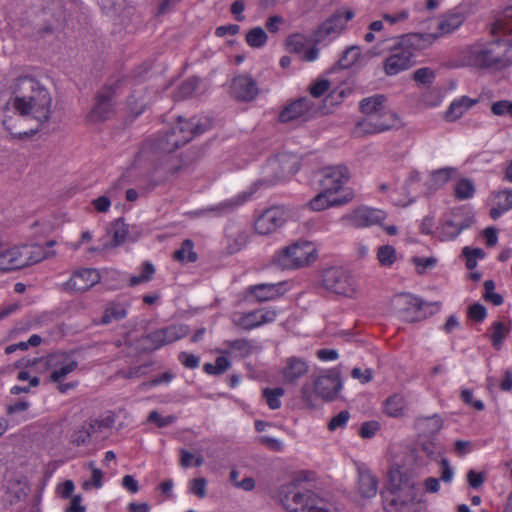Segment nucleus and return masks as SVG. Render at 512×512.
Wrapping results in <instances>:
<instances>
[{
    "instance_id": "nucleus-1",
    "label": "nucleus",
    "mask_w": 512,
    "mask_h": 512,
    "mask_svg": "<svg viewBox=\"0 0 512 512\" xmlns=\"http://www.w3.org/2000/svg\"><path fill=\"white\" fill-rule=\"evenodd\" d=\"M16 116H5L4 128L12 138L25 139L38 133L52 115V96L48 89L33 77H20L12 86L7 103Z\"/></svg>"
},
{
    "instance_id": "nucleus-2",
    "label": "nucleus",
    "mask_w": 512,
    "mask_h": 512,
    "mask_svg": "<svg viewBox=\"0 0 512 512\" xmlns=\"http://www.w3.org/2000/svg\"><path fill=\"white\" fill-rule=\"evenodd\" d=\"M489 33L493 36L492 39H478L460 51L459 60L462 66L486 71H504L512 66V38L499 37L500 34L511 32L502 30L495 35L490 31Z\"/></svg>"
},
{
    "instance_id": "nucleus-3",
    "label": "nucleus",
    "mask_w": 512,
    "mask_h": 512,
    "mask_svg": "<svg viewBox=\"0 0 512 512\" xmlns=\"http://www.w3.org/2000/svg\"><path fill=\"white\" fill-rule=\"evenodd\" d=\"M419 488L416 480L399 467L388 472V484L381 492L385 512H423V504L417 500Z\"/></svg>"
},
{
    "instance_id": "nucleus-4",
    "label": "nucleus",
    "mask_w": 512,
    "mask_h": 512,
    "mask_svg": "<svg viewBox=\"0 0 512 512\" xmlns=\"http://www.w3.org/2000/svg\"><path fill=\"white\" fill-rule=\"evenodd\" d=\"M437 39V35L412 33L387 40L385 49L390 53L384 60L386 75L395 76L413 66L415 54L428 48Z\"/></svg>"
},
{
    "instance_id": "nucleus-5",
    "label": "nucleus",
    "mask_w": 512,
    "mask_h": 512,
    "mask_svg": "<svg viewBox=\"0 0 512 512\" xmlns=\"http://www.w3.org/2000/svg\"><path fill=\"white\" fill-rule=\"evenodd\" d=\"M207 128V125L199 124L195 118L185 120L179 117L177 123L169 131L153 141L152 149L156 153H172L191 141L194 136L205 132Z\"/></svg>"
},
{
    "instance_id": "nucleus-6",
    "label": "nucleus",
    "mask_w": 512,
    "mask_h": 512,
    "mask_svg": "<svg viewBox=\"0 0 512 512\" xmlns=\"http://www.w3.org/2000/svg\"><path fill=\"white\" fill-rule=\"evenodd\" d=\"M207 128V125L199 124L195 118L185 120L179 117L177 123L169 131L153 141L152 149L156 153H172L191 141L194 136L205 132Z\"/></svg>"
},
{
    "instance_id": "nucleus-7",
    "label": "nucleus",
    "mask_w": 512,
    "mask_h": 512,
    "mask_svg": "<svg viewBox=\"0 0 512 512\" xmlns=\"http://www.w3.org/2000/svg\"><path fill=\"white\" fill-rule=\"evenodd\" d=\"M207 128V125L199 124L195 118L185 120L179 117L177 123L169 131L153 141L152 149L156 153H172L191 141L194 136L205 132Z\"/></svg>"
},
{
    "instance_id": "nucleus-8",
    "label": "nucleus",
    "mask_w": 512,
    "mask_h": 512,
    "mask_svg": "<svg viewBox=\"0 0 512 512\" xmlns=\"http://www.w3.org/2000/svg\"><path fill=\"white\" fill-rule=\"evenodd\" d=\"M281 503L287 512H328L324 501L313 491H298L294 483L282 487Z\"/></svg>"
},
{
    "instance_id": "nucleus-9",
    "label": "nucleus",
    "mask_w": 512,
    "mask_h": 512,
    "mask_svg": "<svg viewBox=\"0 0 512 512\" xmlns=\"http://www.w3.org/2000/svg\"><path fill=\"white\" fill-rule=\"evenodd\" d=\"M316 257V248L311 242L298 241L285 247L274 261L282 269H298L313 263Z\"/></svg>"
},
{
    "instance_id": "nucleus-10",
    "label": "nucleus",
    "mask_w": 512,
    "mask_h": 512,
    "mask_svg": "<svg viewBox=\"0 0 512 512\" xmlns=\"http://www.w3.org/2000/svg\"><path fill=\"white\" fill-rule=\"evenodd\" d=\"M122 80L117 79L113 83L105 84L96 94L95 103L89 113L92 122H100L109 119L114 114V98L120 88Z\"/></svg>"
},
{
    "instance_id": "nucleus-11",
    "label": "nucleus",
    "mask_w": 512,
    "mask_h": 512,
    "mask_svg": "<svg viewBox=\"0 0 512 512\" xmlns=\"http://www.w3.org/2000/svg\"><path fill=\"white\" fill-rule=\"evenodd\" d=\"M320 284L326 290L346 297H352L356 292V286L350 274L338 267L323 270Z\"/></svg>"
},
{
    "instance_id": "nucleus-12",
    "label": "nucleus",
    "mask_w": 512,
    "mask_h": 512,
    "mask_svg": "<svg viewBox=\"0 0 512 512\" xmlns=\"http://www.w3.org/2000/svg\"><path fill=\"white\" fill-rule=\"evenodd\" d=\"M186 335L182 326L171 325L154 330L139 339L143 351L152 352L165 345H169Z\"/></svg>"
},
{
    "instance_id": "nucleus-13",
    "label": "nucleus",
    "mask_w": 512,
    "mask_h": 512,
    "mask_svg": "<svg viewBox=\"0 0 512 512\" xmlns=\"http://www.w3.org/2000/svg\"><path fill=\"white\" fill-rule=\"evenodd\" d=\"M290 159L291 157L286 154L278 155L269 159L264 167L263 178L260 179L255 186L273 185L281 180L286 174H294L296 172V169H293L295 162L288 166Z\"/></svg>"
},
{
    "instance_id": "nucleus-14",
    "label": "nucleus",
    "mask_w": 512,
    "mask_h": 512,
    "mask_svg": "<svg viewBox=\"0 0 512 512\" xmlns=\"http://www.w3.org/2000/svg\"><path fill=\"white\" fill-rule=\"evenodd\" d=\"M46 366L51 370L50 382L60 383L78 367V362L65 352H55L47 356Z\"/></svg>"
},
{
    "instance_id": "nucleus-15",
    "label": "nucleus",
    "mask_w": 512,
    "mask_h": 512,
    "mask_svg": "<svg viewBox=\"0 0 512 512\" xmlns=\"http://www.w3.org/2000/svg\"><path fill=\"white\" fill-rule=\"evenodd\" d=\"M342 389V380L338 369H330L314 381V392L325 401H332Z\"/></svg>"
},
{
    "instance_id": "nucleus-16",
    "label": "nucleus",
    "mask_w": 512,
    "mask_h": 512,
    "mask_svg": "<svg viewBox=\"0 0 512 512\" xmlns=\"http://www.w3.org/2000/svg\"><path fill=\"white\" fill-rule=\"evenodd\" d=\"M286 222L285 211L280 206H273L264 210L254 221L256 233L269 235L275 232Z\"/></svg>"
},
{
    "instance_id": "nucleus-17",
    "label": "nucleus",
    "mask_w": 512,
    "mask_h": 512,
    "mask_svg": "<svg viewBox=\"0 0 512 512\" xmlns=\"http://www.w3.org/2000/svg\"><path fill=\"white\" fill-rule=\"evenodd\" d=\"M386 214L382 210L360 207L342 217V220L355 228L381 224Z\"/></svg>"
},
{
    "instance_id": "nucleus-18",
    "label": "nucleus",
    "mask_w": 512,
    "mask_h": 512,
    "mask_svg": "<svg viewBox=\"0 0 512 512\" xmlns=\"http://www.w3.org/2000/svg\"><path fill=\"white\" fill-rule=\"evenodd\" d=\"M349 180V171L343 165L325 167L322 169L320 185L323 190L335 194Z\"/></svg>"
},
{
    "instance_id": "nucleus-19",
    "label": "nucleus",
    "mask_w": 512,
    "mask_h": 512,
    "mask_svg": "<svg viewBox=\"0 0 512 512\" xmlns=\"http://www.w3.org/2000/svg\"><path fill=\"white\" fill-rule=\"evenodd\" d=\"M277 312L270 309H259L247 313H242L236 325L244 330H252L266 323H271L276 319Z\"/></svg>"
},
{
    "instance_id": "nucleus-20",
    "label": "nucleus",
    "mask_w": 512,
    "mask_h": 512,
    "mask_svg": "<svg viewBox=\"0 0 512 512\" xmlns=\"http://www.w3.org/2000/svg\"><path fill=\"white\" fill-rule=\"evenodd\" d=\"M100 275L96 269L85 268L73 273L71 278L65 283L69 291L84 292L98 283Z\"/></svg>"
},
{
    "instance_id": "nucleus-21",
    "label": "nucleus",
    "mask_w": 512,
    "mask_h": 512,
    "mask_svg": "<svg viewBox=\"0 0 512 512\" xmlns=\"http://www.w3.org/2000/svg\"><path fill=\"white\" fill-rule=\"evenodd\" d=\"M231 94L238 101H252L258 95L257 83L250 76L239 75L233 79Z\"/></svg>"
},
{
    "instance_id": "nucleus-22",
    "label": "nucleus",
    "mask_w": 512,
    "mask_h": 512,
    "mask_svg": "<svg viewBox=\"0 0 512 512\" xmlns=\"http://www.w3.org/2000/svg\"><path fill=\"white\" fill-rule=\"evenodd\" d=\"M18 270L36 264L54 255L41 245L16 247Z\"/></svg>"
},
{
    "instance_id": "nucleus-23",
    "label": "nucleus",
    "mask_w": 512,
    "mask_h": 512,
    "mask_svg": "<svg viewBox=\"0 0 512 512\" xmlns=\"http://www.w3.org/2000/svg\"><path fill=\"white\" fill-rule=\"evenodd\" d=\"M256 188L252 187L249 191H243L233 198L224 200L217 205L209 206L202 210L199 214L213 213L215 216L229 214L236 210L239 206L248 201L254 194Z\"/></svg>"
},
{
    "instance_id": "nucleus-24",
    "label": "nucleus",
    "mask_w": 512,
    "mask_h": 512,
    "mask_svg": "<svg viewBox=\"0 0 512 512\" xmlns=\"http://www.w3.org/2000/svg\"><path fill=\"white\" fill-rule=\"evenodd\" d=\"M284 282L262 283L250 286L248 292L255 297L258 302L273 300L284 293L282 290Z\"/></svg>"
},
{
    "instance_id": "nucleus-25",
    "label": "nucleus",
    "mask_w": 512,
    "mask_h": 512,
    "mask_svg": "<svg viewBox=\"0 0 512 512\" xmlns=\"http://www.w3.org/2000/svg\"><path fill=\"white\" fill-rule=\"evenodd\" d=\"M359 111L363 116L394 113L387 106V98L379 94L363 98L359 103Z\"/></svg>"
},
{
    "instance_id": "nucleus-26",
    "label": "nucleus",
    "mask_w": 512,
    "mask_h": 512,
    "mask_svg": "<svg viewBox=\"0 0 512 512\" xmlns=\"http://www.w3.org/2000/svg\"><path fill=\"white\" fill-rule=\"evenodd\" d=\"M311 109L312 102L307 97H302L286 106L281 111L279 119L284 123L289 122L306 115Z\"/></svg>"
},
{
    "instance_id": "nucleus-27",
    "label": "nucleus",
    "mask_w": 512,
    "mask_h": 512,
    "mask_svg": "<svg viewBox=\"0 0 512 512\" xmlns=\"http://www.w3.org/2000/svg\"><path fill=\"white\" fill-rule=\"evenodd\" d=\"M351 199L352 195L337 197L334 194H330V192L323 190L310 201L309 205L314 211H322L330 206H340L348 203Z\"/></svg>"
},
{
    "instance_id": "nucleus-28",
    "label": "nucleus",
    "mask_w": 512,
    "mask_h": 512,
    "mask_svg": "<svg viewBox=\"0 0 512 512\" xmlns=\"http://www.w3.org/2000/svg\"><path fill=\"white\" fill-rule=\"evenodd\" d=\"M473 223L471 217H466L461 221L457 220H446L442 225L439 238L442 241L455 239L464 229L470 227Z\"/></svg>"
},
{
    "instance_id": "nucleus-29",
    "label": "nucleus",
    "mask_w": 512,
    "mask_h": 512,
    "mask_svg": "<svg viewBox=\"0 0 512 512\" xmlns=\"http://www.w3.org/2000/svg\"><path fill=\"white\" fill-rule=\"evenodd\" d=\"M308 372V364L305 360L298 357H290L287 359L286 366L283 370V377L286 382H295Z\"/></svg>"
},
{
    "instance_id": "nucleus-30",
    "label": "nucleus",
    "mask_w": 512,
    "mask_h": 512,
    "mask_svg": "<svg viewBox=\"0 0 512 512\" xmlns=\"http://www.w3.org/2000/svg\"><path fill=\"white\" fill-rule=\"evenodd\" d=\"M378 481L370 471L365 469L358 470V492L364 498H371L377 494Z\"/></svg>"
},
{
    "instance_id": "nucleus-31",
    "label": "nucleus",
    "mask_w": 512,
    "mask_h": 512,
    "mask_svg": "<svg viewBox=\"0 0 512 512\" xmlns=\"http://www.w3.org/2000/svg\"><path fill=\"white\" fill-rule=\"evenodd\" d=\"M416 428L426 436L436 435L443 427V419L438 415L420 416L415 420Z\"/></svg>"
},
{
    "instance_id": "nucleus-32",
    "label": "nucleus",
    "mask_w": 512,
    "mask_h": 512,
    "mask_svg": "<svg viewBox=\"0 0 512 512\" xmlns=\"http://www.w3.org/2000/svg\"><path fill=\"white\" fill-rule=\"evenodd\" d=\"M16 247L7 248L0 239V273L18 270Z\"/></svg>"
},
{
    "instance_id": "nucleus-33",
    "label": "nucleus",
    "mask_w": 512,
    "mask_h": 512,
    "mask_svg": "<svg viewBox=\"0 0 512 512\" xmlns=\"http://www.w3.org/2000/svg\"><path fill=\"white\" fill-rule=\"evenodd\" d=\"M476 103V99H471L467 96H462L460 99L453 101L450 104L448 110L446 111V120L455 121L459 119L468 109H470Z\"/></svg>"
},
{
    "instance_id": "nucleus-34",
    "label": "nucleus",
    "mask_w": 512,
    "mask_h": 512,
    "mask_svg": "<svg viewBox=\"0 0 512 512\" xmlns=\"http://www.w3.org/2000/svg\"><path fill=\"white\" fill-rule=\"evenodd\" d=\"M108 233L112 236V242L110 244H106L105 248L117 247L123 244L128 235V226L123 221V219L119 218L111 223L108 228Z\"/></svg>"
},
{
    "instance_id": "nucleus-35",
    "label": "nucleus",
    "mask_w": 512,
    "mask_h": 512,
    "mask_svg": "<svg viewBox=\"0 0 512 512\" xmlns=\"http://www.w3.org/2000/svg\"><path fill=\"white\" fill-rule=\"evenodd\" d=\"M502 30L512 32V5L499 12L491 23L490 32L492 34L495 35Z\"/></svg>"
},
{
    "instance_id": "nucleus-36",
    "label": "nucleus",
    "mask_w": 512,
    "mask_h": 512,
    "mask_svg": "<svg viewBox=\"0 0 512 512\" xmlns=\"http://www.w3.org/2000/svg\"><path fill=\"white\" fill-rule=\"evenodd\" d=\"M96 425L100 427L97 420L83 424L79 429L72 433L71 443L76 446L87 444L91 435L96 431Z\"/></svg>"
},
{
    "instance_id": "nucleus-37",
    "label": "nucleus",
    "mask_w": 512,
    "mask_h": 512,
    "mask_svg": "<svg viewBox=\"0 0 512 512\" xmlns=\"http://www.w3.org/2000/svg\"><path fill=\"white\" fill-rule=\"evenodd\" d=\"M456 170L454 168H441L431 172L430 179L428 181L429 190H437L446 184L452 177Z\"/></svg>"
},
{
    "instance_id": "nucleus-38",
    "label": "nucleus",
    "mask_w": 512,
    "mask_h": 512,
    "mask_svg": "<svg viewBox=\"0 0 512 512\" xmlns=\"http://www.w3.org/2000/svg\"><path fill=\"white\" fill-rule=\"evenodd\" d=\"M405 399L401 394L388 397L384 403V411L390 417H401L404 413Z\"/></svg>"
},
{
    "instance_id": "nucleus-39",
    "label": "nucleus",
    "mask_w": 512,
    "mask_h": 512,
    "mask_svg": "<svg viewBox=\"0 0 512 512\" xmlns=\"http://www.w3.org/2000/svg\"><path fill=\"white\" fill-rule=\"evenodd\" d=\"M463 23V17L459 14H452L442 18L438 23L439 33H433L437 35V38L446 34H450L458 29Z\"/></svg>"
},
{
    "instance_id": "nucleus-40",
    "label": "nucleus",
    "mask_w": 512,
    "mask_h": 512,
    "mask_svg": "<svg viewBox=\"0 0 512 512\" xmlns=\"http://www.w3.org/2000/svg\"><path fill=\"white\" fill-rule=\"evenodd\" d=\"M382 133L379 129V126L374 125L371 121L368 120L367 117L363 116L362 119L358 120L353 129L351 130V135L354 138H362L368 135H374Z\"/></svg>"
},
{
    "instance_id": "nucleus-41",
    "label": "nucleus",
    "mask_w": 512,
    "mask_h": 512,
    "mask_svg": "<svg viewBox=\"0 0 512 512\" xmlns=\"http://www.w3.org/2000/svg\"><path fill=\"white\" fill-rule=\"evenodd\" d=\"M369 121L374 123V125L379 126V129L382 132L388 131L396 127L398 122V117L395 113L388 114H372L366 116Z\"/></svg>"
},
{
    "instance_id": "nucleus-42",
    "label": "nucleus",
    "mask_w": 512,
    "mask_h": 512,
    "mask_svg": "<svg viewBox=\"0 0 512 512\" xmlns=\"http://www.w3.org/2000/svg\"><path fill=\"white\" fill-rule=\"evenodd\" d=\"M193 247L194 244L192 240L185 239L180 249L173 253V258L179 262H195L197 260V254L194 252Z\"/></svg>"
},
{
    "instance_id": "nucleus-43",
    "label": "nucleus",
    "mask_w": 512,
    "mask_h": 512,
    "mask_svg": "<svg viewBox=\"0 0 512 512\" xmlns=\"http://www.w3.org/2000/svg\"><path fill=\"white\" fill-rule=\"evenodd\" d=\"M127 315L126 307L122 304L109 305L102 316L101 323L109 324L112 321H119L124 319Z\"/></svg>"
},
{
    "instance_id": "nucleus-44",
    "label": "nucleus",
    "mask_w": 512,
    "mask_h": 512,
    "mask_svg": "<svg viewBox=\"0 0 512 512\" xmlns=\"http://www.w3.org/2000/svg\"><path fill=\"white\" fill-rule=\"evenodd\" d=\"M377 260L381 266L391 267L397 260L396 249L392 245H382L377 249Z\"/></svg>"
},
{
    "instance_id": "nucleus-45",
    "label": "nucleus",
    "mask_w": 512,
    "mask_h": 512,
    "mask_svg": "<svg viewBox=\"0 0 512 512\" xmlns=\"http://www.w3.org/2000/svg\"><path fill=\"white\" fill-rule=\"evenodd\" d=\"M284 395V389L281 387L264 388L262 390V397L265 399L268 407L272 410L281 407V397Z\"/></svg>"
},
{
    "instance_id": "nucleus-46",
    "label": "nucleus",
    "mask_w": 512,
    "mask_h": 512,
    "mask_svg": "<svg viewBox=\"0 0 512 512\" xmlns=\"http://www.w3.org/2000/svg\"><path fill=\"white\" fill-rule=\"evenodd\" d=\"M474 193V184L467 178L460 179L454 186V195L459 200L470 199Z\"/></svg>"
},
{
    "instance_id": "nucleus-47",
    "label": "nucleus",
    "mask_w": 512,
    "mask_h": 512,
    "mask_svg": "<svg viewBox=\"0 0 512 512\" xmlns=\"http://www.w3.org/2000/svg\"><path fill=\"white\" fill-rule=\"evenodd\" d=\"M245 39L250 47L260 48L266 44L268 36L263 28L255 27L247 32Z\"/></svg>"
},
{
    "instance_id": "nucleus-48",
    "label": "nucleus",
    "mask_w": 512,
    "mask_h": 512,
    "mask_svg": "<svg viewBox=\"0 0 512 512\" xmlns=\"http://www.w3.org/2000/svg\"><path fill=\"white\" fill-rule=\"evenodd\" d=\"M353 17L354 12L352 10L337 11L327 21L332 22L331 25L335 31L340 34L345 29L346 23Z\"/></svg>"
},
{
    "instance_id": "nucleus-49",
    "label": "nucleus",
    "mask_w": 512,
    "mask_h": 512,
    "mask_svg": "<svg viewBox=\"0 0 512 512\" xmlns=\"http://www.w3.org/2000/svg\"><path fill=\"white\" fill-rule=\"evenodd\" d=\"M493 332L491 334V341L494 348L499 350L502 346L503 340L509 333V327L503 322H495L492 326Z\"/></svg>"
},
{
    "instance_id": "nucleus-50",
    "label": "nucleus",
    "mask_w": 512,
    "mask_h": 512,
    "mask_svg": "<svg viewBox=\"0 0 512 512\" xmlns=\"http://www.w3.org/2000/svg\"><path fill=\"white\" fill-rule=\"evenodd\" d=\"M359 57L360 48L357 46H351L343 52L342 57L338 61V65L343 69H347L351 67Z\"/></svg>"
},
{
    "instance_id": "nucleus-51",
    "label": "nucleus",
    "mask_w": 512,
    "mask_h": 512,
    "mask_svg": "<svg viewBox=\"0 0 512 512\" xmlns=\"http://www.w3.org/2000/svg\"><path fill=\"white\" fill-rule=\"evenodd\" d=\"M435 77V72L429 67L419 68L412 75L413 80L419 85H431Z\"/></svg>"
},
{
    "instance_id": "nucleus-52",
    "label": "nucleus",
    "mask_w": 512,
    "mask_h": 512,
    "mask_svg": "<svg viewBox=\"0 0 512 512\" xmlns=\"http://www.w3.org/2000/svg\"><path fill=\"white\" fill-rule=\"evenodd\" d=\"M199 86V79L196 77H191L185 80L178 88V98L185 99L191 97Z\"/></svg>"
},
{
    "instance_id": "nucleus-53",
    "label": "nucleus",
    "mask_w": 512,
    "mask_h": 512,
    "mask_svg": "<svg viewBox=\"0 0 512 512\" xmlns=\"http://www.w3.org/2000/svg\"><path fill=\"white\" fill-rule=\"evenodd\" d=\"M228 347L231 350L238 352L239 356L246 357L252 353L253 345L251 341L247 339H236L227 342Z\"/></svg>"
},
{
    "instance_id": "nucleus-54",
    "label": "nucleus",
    "mask_w": 512,
    "mask_h": 512,
    "mask_svg": "<svg viewBox=\"0 0 512 512\" xmlns=\"http://www.w3.org/2000/svg\"><path fill=\"white\" fill-rule=\"evenodd\" d=\"M306 44V38L302 34H293L286 41L287 49L293 53H301Z\"/></svg>"
},
{
    "instance_id": "nucleus-55",
    "label": "nucleus",
    "mask_w": 512,
    "mask_h": 512,
    "mask_svg": "<svg viewBox=\"0 0 512 512\" xmlns=\"http://www.w3.org/2000/svg\"><path fill=\"white\" fill-rule=\"evenodd\" d=\"M350 418V413L347 410L339 412L337 415L331 418L328 423V429L330 431H335L339 428H343L346 426L348 420Z\"/></svg>"
},
{
    "instance_id": "nucleus-56",
    "label": "nucleus",
    "mask_w": 512,
    "mask_h": 512,
    "mask_svg": "<svg viewBox=\"0 0 512 512\" xmlns=\"http://www.w3.org/2000/svg\"><path fill=\"white\" fill-rule=\"evenodd\" d=\"M331 23L326 20L318 27L314 34L316 42H321L328 36L338 35Z\"/></svg>"
},
{
    "instance_id": "nucleus-57",
    "label": "nucleus",
    "mask_w": 512,
    "mask_h": 512,
    "mask_svg": "<svg viewBox=\"0 0 512 512\" xmlns=\"http://www.w3.org/2000/svg\"><path fill=\"white\" fill-rule=\"evenodd\" d=\"M491 111L496 116L509 115L512 117V102L509 100H501L494 102Z\"/></svg>"
},
{
    "instance_id": "nucleus-58",
    "label": "nucleus",
    "mask_w": 512,
    "mask_h": 512,
    "mask_svg": "<svg viewBox=\"0 0 512 512\" xmlns=\"http://www.w3.org/2000/svg\"><path fill=\"white\" fill-rule=\"evenodd\" d=\"M148 367L147 364L138 365L127 370H120L118 375L125 379L139 378L147 373Z\"/></svg>"
},
{
    "instance_id": "nucleus-59",
    "label": "nucleus",
    "mask_w": 512,
    "mask_h": 512,
    "mask_svg": "<svg viewBox=\"0 0 512 512\" xmlns=\"http://www.w3.org/2000/svg\"><path fill=\"white\" fill-rule=\"evenodd\" d=\"M330 85L331 83L328 79H318L309 87V92L313 97L319 98L328 91Z\"/></svg>"
},
{
    "instance_id": "nucleus-60",
    "label": "nucleus",
    "mask_w": 512,
    "mask_h": 512,
    "mask_svg": "<svg viewBox=\"0 0 512 512\" xmlns=\"http://www.w3.org/2000/svg\"><path fill=\"white\" fill-rule=\"evenodd\" d=\"M89 467L91 468L92 472V481H85L83 483V488L88 489L90 486H94L95 488H100L102 486V478H103V472L94 466V462H89Z\"/></svg>"
},
{
    "instance_id": "nucleus-61",
    "label": "nucleus",
    "mask_w": 512,
    "mask_h": 512,
    "mask_svg": "<svg viewBox=\"0 0 512 512\" xmlns=\"http://www.w3.org/2000/svg\"><path fill=\"white\" fill-rule=\"evenodd\" d=\"M379 429L380 424L377 421H367L361 425L359 434L362 438L369 439L372 438Z\"/></svg>"
},
{
    "instance_id": "nucleus-62",
    "label": "nucleus",
    "mask_w": 512,
    "mask_h": 512,
    "mask_svg": "<svg viewBox=\"0 0 512 512\" xmlns=\"http://www.w3.org/2000/svg\"><path fill=\"white\" fill-rule=\"evenodd\" d=\"M495 197L502 210L508 211L512 209V189L500 191Z\"/></svg>"
},
{
    "instance_id": "nucleus-63",
    "label": "nucleus",
    "mask_w": 512,
    "mask_h": 512,
    "mask_svg": "<svg viewBox=\"0 0 512 512\" xmlns=\"http://www.w3.org/2000/svg\"><path fill=\"white\" fill-rule=\"evenodd\" d=\"M177 419L174 415H169L167 417H162L157 411L150 412L148 416V420L157 424L158 427L163 428L166 427Z\"/></svg>"
},
{
    "instance_id": "nucleus-64",
    "label": "nucleus",
    "mask_w": 512,
    "mask_h": 512,
    "mask_svg": "<svg viewBox=\"0 0 512 512\" xmlns=\"http://www.w3.org/2000/svg\"><path fill=\"white\" fill-rule=\"evenodd\" d=\"M412 262L415 264L418 274L425 273L426 269L432 268L436 264V259L433 257L420 258L414 257Z\"/></svg>"
}]
</instances>
